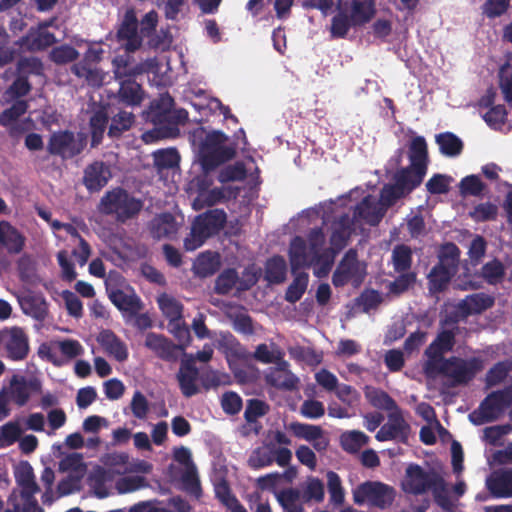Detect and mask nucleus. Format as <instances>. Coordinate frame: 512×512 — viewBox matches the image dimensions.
Instances as JSON below:
<instances>
[{
	"label": "nucleus",
	"instance_id": "338daca9",
	"mask_svg": "<svg viewBox=\"0 0 512 512\" xmlns=\"http://www.w3.org/2000/svg\"><path fill=\"white\" fill-rule=\"evenodd\" d=\"M453 178L445 174H434L426 183V189L430 194H446L449 192Z\"/></svg>",
	"mask_w": 512,
	"mask_h": 512
},
{
	"label": "nucleus",
	"instance_id": "7c9ffc66",
	"mask_svg": "<svg viewBox=\"0 0 512 512\" xmlns=\"http://www.w3.org/2000/svg\"><path fill=\"white\" fill-rule=\"evenodd\" d=\"M105 351L112 355L117 361L123 362L128 358L126 344L111 330H103L98 338Z\"/></svg>",
	"mask_w": 512,
	"mask_h": 512
},
{
	"label": "nucleus",
	"instance_id": "f3484780",
	"mask_svg": "<svg viewBox=\"0 0 512 512\" xmlns=\"http://www.w3.org/2000/svg\"><path fill=\"white\" fill-rule=\"evenodd\" d=\"M355 226L356 223L349 214L340 215L332 224L329 248L335 250V252H341L347 246L355 231Z\"/></svg>",
	"mask_w": 512,
	"mask_h": 512
},
{
	"label": "nucleus",
	"instance_id": "f704fd0d",
	"mask_svg": "<svg viewBox=\"0 0 512 512\" xmlns=\"http://www.w3.org/2000/svg\"><path fill=\"white\" fill-rule=\"evenodd\" d=\"M220 256L216 252L206 251L201 253L193 264L195 275L206 278L214 275L220 269Z\"/></svg>",
	"mask_w": 512,
	"mask_h": 512
},
{
	"label": "nucleus",
	"instance_id": "4468645a",
	"mask_svg": "<svg viewBox=\"0 0 512 512\" xmlns=\"http://www.w3.org/2000/svg\"><path fill=\"white\" fill-rule=\"evenodd\" d=\"M291 439L279 429L268 430L262 442L264 447L276 459V463L280 467H286L292 460V451L287 447L291 445Z\"/></svg>",
	"mask_w": 512,
	"mask_h": 512
},
{
	"label": "nucleus",
	"instance_id": "f8f14e48",
	"mask_svg": "<svg viewBox=\"0 0 512 512\" xmlns=\"http://www.w3.org/2000/svg\"><path fill=\"white\" fill-rule=\"evenodd\" d=\"M139 22L133 8L125 11L116 32L118 42H124L127 52H135L142 46V36L138 32Z\"/></svg>",
	"mask_w": 512,
	"mask_h": 512
},
{
	"label": "nucleus",
	"instance_id": "f257e3e1",
	"mask_svg": "<svg viewBox=\"0 0 512 512\" xmlns=\"http://www.w3.org/2000/svg\"><path fill=\"white\" fill-rule=\"evenodd\" d=\"M484 369V360L480 357L469 359L451 356L443 359L433 368H425L427 377L443 376L449 381V387L465 386Z\"/></svg>",
	"mask_w": 512,
	"mask_h": 512
},
{
	"label": "nucleus",
	"instance_id": "0eeeda50",
	"mask_svg": "<svg viewBox=\"0 0 512 512\" xmlns=\"http://www.w3.org/2000/svg\"><path fill=\"white\" fill-rule=\"evenodd\" d=\"M85 146L86 136L84 134L80 133L76 137L72 131L61 130L51 134L47 144V151L51 155L67 159L79 155Z\"/></svg>",
	"mask_w": 512,
	"mask_h": 512
},
{
	"label": "nucleus",
	"instance_id": "ddd939ff",
	"mask_svg": "<svg viewBox=\"0 0 512 512\" xmlns=\"http://www.w3.org/2000/svg\"><path fill=\"white\" fill-rule=\"evenodd\" d=\"M456 334L453 330L444 329L440 331L435 339L425 349L427 360L423 365L425 368H433L437 363L446 359V353L451 352L456 344Z\"/></svg>",
	"mask_w": 512,
	"mask_h": 512
},
{
	"label": "nucleus",
	"instance_id": "dca6fc26",
	"mask_svg": "<svg viewBox=\"0 0 512 512\" xmlns=\"http://www.w3.org/2000/svg\"><path fill=\"white\" fill-rule=\"evenodd\" d=\"M112 177L110 167L103 161L87 165L83 173V185L90 193L99 192Z\"/></svg>",
	"mask_w": 512,
	"mask_h": 512
},
{
	"label": "nucleus",
	"instance_id": "1a4fd4ad",
	"mask_svg": "<svg viewBox=\"0 0 512 512\" xmlns=\"http://www.w3.org/2000/svg\"><path fill=\"white\" fill-rule=\"evenodd\" d=\"M365 271L361 268L358 261L357 251L349 249L340 260L337 268L332 275V284L339 288L349 282L361 283L364 279Z\"/></svg>",
	"mask_w": 512,
	"mask_h": 512
},
{
	"label": "nucleus",
	"instance_id": "c03bdc74",
	"mask_svg": "<svg viewBox=\"0 0 512 512\" xmlns=\"http://www.w3.org/2000/svg\"><path fill=\"white\" fill-rule=\"evenodd\" d=\"M412 249L405 244H398L392 250V264L397 273L411 272L413 258Z\"/></svg>",
	"mask_w": 512,
	"mask_h": 512
},
{
	"label": "nucleus",
	"instance_id": "5701e85b",
	"mask_svg": "<svg viewBox=\"0 0 512 512\" xmlns=\"http://www.w3.org/2000/svg\"><path fill=\"white\" fill-rule=\"evenodd\" d=\"M25 243L26 237L21 231L8 221H0V247L11 255H17L23 251Z\"/></svg>",
	"mask_w": 512,
	"mask_h": 512
},
{
	"label": "nucleus",
	"instance_id": "9d476101",
	"mask_svg": "<svg viewBox=\"0 0 512 512\" xmlns=\"http://www.w3.org/2000/svg\"><path fill=\"white\" fill-rule=\"evenodd\" d=\"M439 478L438 474L427 472L418 464H410L406 469L402 489L408 494L421 495L431 490Z\"/></svg>",
	"mask_w": 512,
	"mask_h": 512
},
{
	"label": "nucleus",
	"instance_id": "5fc2aeb1",
	"mask_svg": "<svg viewBox=\"0 0 512 512\" xmlns=\"http://www.w3.org/2000/svg\"><path fill=\"white\" fill-rule=\"evenodd\" d=\"M17 483L21 486V493L31 495L39 492V486L35 482L32 467L26 463L16 474Z\"/></svg>",
	"mask_w": 512,
	"mask_h": 512
},
{
	"label": "nucleus",
	"instance_id": "72a5a7b5",
	"mask_svg": "<svg viewBox=\"0 0 512 512\" xmlns=\"http://www.w3.org/2000/svg\"><path fill=\"white\" fill-rule=\"evenodd\" d=\"M117 96L120 103L127 106H139L144 99V91L134 79H126L120 81Z\"/></svg>",
	"mask_w": 512,
	"mask_h": 512
},
{
	"label": "nucleus",
	"instance_id": "2f4dec72",
	"mask_svg": "<svg viewBox=\"0 0 512 512\" xmlns=\"http://www.w3.org/2000/svg\"><path fill=\"white\" fill-rule=\"evenodd\" d=\"M408 158L410 161L409 165L427 172L429 155L427 142L423 136L412 138L408 148Z\"/></svg>",
	"mask_w": 512,
	"mask_h": 512
},
{
	"label": "nucleus",
	"instance_id": "f03ea898",
	"mask_svg": "<svg viewBox=\"0 0 512 512\" xmlns=\"http://www.w3.org/2000/svg\"><path fill=\"white\" fill-rule=\"evenodd\" d=\"M460 249L453 242L441 245L438 251V262L427 275L430 293L445 291L458 271Z\"/></svg>",
	"mask_w": 512,
	"mask_h": 512
},
{
	"label": "nucleus",
	"instance_id": "774afa93",
	"mask_svg": "<svg viewBox=\"0 0 512 512\" xmlns=\"http://www.w3.org/2000/svg\"><path fill=\"white\" fill-rule=\"evenodd\" d=\"M179 159L175 149L158 150L154 153V163L160 169L174 168L178 165Z\"/></svg>",
	"mask_w": 512,
	"mask_h": 512
},
{
	"label": "nucleus",
	"instance_id": "473e14b6",
	"mask_svg": "<svg viewBox=\"0 0 512 512\" xmlns=\"http://www.w3.org/2000/svg\"><path fill=\"white\" fill-rule=\"evenodd\" d=\"M133 62V58L128 54L116 56L112 61L115 79L119 81L134 79L137 75L142 74L143 66Z\"/></svg>",
	"mask_w": 512,
	"mask_h": 512
},
{
	"label": "nucleus",
	"instance_id": "4be33fe9",
	"mask_svg": "<svg viewBox=\"0 0 512 512\" xmlns=\"http://www.w3.org/2000/svg\"><path fill=\"white\" fill-rule=\"evenodd\" d=\"M28 104L25 100L15 101L9 108L0 113V125L8 129L12 138L20 136L24 128L17 120L27 112Z\"/></svg>",
	"mask_w": 512,
	"mask_h": 512
},
{
	"label": "nucleus",
	"instance_id": "412c9836",
	"mask_svg": "<svg viewBox=\"0 0 512 512\" xmlns=\"http://www.w3.org/2000/svg\"><path fill=\"white\" fill-rule=\"evenodd\" d=\"M485 484L493 498H512V469L493 471Z\"/></svg>",
	"mask_w": 512,
	"mask_h": 512
},
{
	"label": "nucleus",
	"instance_id": "4d7b16f0",
	"mask_svg": "<svg viewBox=\"0 0 512 512\" xmlns=\"http://www.w3.org/2000/svg\"><path fill=\"white\" fill-rule=\"evenodd\" d=\"M237 280V271L233 268H228L216 278L214 290L219 295H226L234 288Z\"/></svg>",
	"mask_w": 512,
	"mask_h": 512
},
{
	"label": "nucleus",
	"instance_id": "de8ad7c7",
	"mask_svg": "<svg viewBox=\"0 0 512 512\" xmlns=\"http://www.w3.org/2000/svg\"><path fill=\"white\" fill-rule=\"evenodd\" d=\"M506 275L504 264L497 258L485 263L481 268V276L489 285L501 283Z\"/></svg>",
	"mask_w": 512,
	"mask_h": 512
},
{
	"label": "nucleus",
	"instance_id": "20e7f679",
	"mask_svg": "<svg viewBox=\"0 0 512 512\" xmlns=\"http://www.w3.org/2000/svg\"><path fill=\"white\" fill-rule=\"evenodd\" d=\"M100 205L104 214L113 215L118 222L126 223L139 215L144 203L124 188L117 187L105 193Z\"/></svg>",
	"mask_w": 512,
	"mask_h": 512
},
{
	"label": "nucleus",
	"instance_id": "e2e57ef3",
	"mask_svg": "<svg viewBox=\"0 0 512 512\" xmlns=\"http://www.w3.org/2000/svg\"><path fill=\"white\" fill-rule=\"evenodd\" d=\"M168 331L177 339L179 342L177 346H183V354L186 347L191 342V334L188 326L184 322L183 318L179 321L168 322Z\"/></svg>",
	"mask_w": 512,
	"mask_h": 512
},
{
	"label": "nucleus",
	"instance_id": "680f3d73",
	"mask_svg": "<svg viewBox=\"0 0 512 512\" xmlns=\"http://www.w3.org/2000/svg\"><path fill=\"white\" fill-rule=\"evenodd\" d=\"M78 57L79 52L73 46L67 44L54 47L50 52L51 61L58 65L73 62Z\"/></svg>",
	"mask_w": 512,
	"mask_h": 512
},
{
	"label": "nucleus",
	"instance_id": "c85d7f7f",
	"mask_svg": "<svg viewBox=\"0 0 512 512\" xmlns=\"http://www.w3.org/2000/svg\"><path fill=\"white\" fill-rule=\"evenodd\" d=\"M236 154L235 149H200L199 162L205 173L215 170L221 164L234 158Z\"/></svg>",
	"mask_w": 512,
	"mask_h": 512
},
{
	"label": "nucleus",
	"instance_id": "0e129e2a",
	"mask_svg": "<svg viewBox=\"0 0 512 512\" xmlns=\"http://www.w3.org/2000/svg\"><path fill=\"white\" fill-rule=\"evenodd\" d=\"M433 493L434 500L438 506H440L445 511H452L454 508V504L448 495L446 484L443 480V478L440 476V478L437 480L435 485L431 489Z\"/></svg>",
	"mask_w": 512,
	"mask_h": 512
},
{
	"label": "nucleus",
	"instance_id": "a19ab883",
	"mask_svg": "<svg viewBox=\"0 0 512 512\" xmlns=\"http://www.w3.org/2000/svg\"><path fill=\"white\" fill-rule=\"evenodd\" d=\"M135 122V116L131 112L120 111L111 118L108 128V137L119 139L124 132L128 131Z\"/></svg>",
	"mask_w": 512,
	"mask_h": 512
},
{
	"label": "nucleus",
	"instance_id": "e433bc0d",
	"mask_svg": "<svg viewBox=\"0 0 512 512\" xmlns=\"http://www.w3.org/2000/svg\"><path fill=\"white\" fill-rule=\"evenodd\" d=\"M150 231L153 238H168L177 232V223L171 213H162L156 216L150 224Z\"/></svg>",
	"mask_w": 512,
	"mask_h": 512
},
{
	"label": "nucleus",
	"instance_id": "7ed1b4c3",
	"mask_svg": "<svg viewBox=\"0 0 512 512\" xmlns=\"http://www.w3.org/2000/svg\"><path fill=\"white\" fill-rule=\"evenodd\" d=\"M227 215L222 209H211L195 217L190 233L184 239L186 251H194L201 247L208 238L223 229Z\"/></svg>",
	"mask_w": 512,
	"mask_h": 512
},
{
	"label": "nucleus",
	"instance_id": "a18cd8bd",
	"mask_svg": "<svg viewBox=\"0 0 512 512\" xmlns=\"http://www.w3.org/2000/svg\"><path fill=\"white\" fill-rule=\"evenodd\" d=\"M108 121V115L103 110H98L91 116L89 124L92 147H97L102 142Z\"/></svg>",
	"mask_w": 512,
	"mask_h": 512
},
{
	"label": "nucleus",
	"instance_id": "864d4df0",
	"mask_svg": "<svg viewBox=\"0 0 512 512\" xmlns=\"http://www.w3.org/2000/svg\"><path fill=\"white\" fill-rule=\"evenodd\" d=\"M408 194L394 181L393 184H385L380 191L379 202L387 211L397 203L398 200L406 197Z\"/></svg>",
	"mask_w": 512,
	"mask_h": 512
},
{
	"label": "nucleus",
	"instance_id": "bf43d9fd",
	"mask_svg": "<svg viewBox=\"0 0 512 512\" xmlns=\"http://www.w3.org/2000/svg\"><path fill=\"white\" fill-rule=\"evenodd\" d=\"M247 176V170L243 162H236L231 165L225 166L218 175V180L221 183H228L232 181H243Z\"/></svg>",
	"mask_w": 512,
	"mask_h": 512
},
{
	"label": "nucleus",
	"instance_id": "39448f33",
	"mask_svg": "<svg viewBox=\"0 0 512 512\" xmlns=\"http://www.w3.org/2000/svg\"><path fill=\"white\" fill-rule=\"evenodd\" d=\"M511 405L512 398L504 388L492 391L468 417L470 422L477 426L491 423L498 420Z\"/></svg>",
	"mask_w": 512,
	"mask_h": 512
},
{
	"label": "nucleus",
	"instance_id": "a211bd4d",
	"mask_svg": "<svg viewBox=\"0 0 512 512\" xmlns=\"http://www.w3.org/2000/svg\"><path fill=\"white\" fill-rule=\"evenodd\" d=\"M106 291L110 301L120 311L136 314L143 308L141 299L135 294V292L131 291L130 293H126L122 289L113 286L111 276L106 281Z\"/></svg>",
	"mask_w": 512,
	"mask_h": 512
},
{
	"label": "nucleus",
	"instance_id": "09e8293b",
	"mask_svg": "<svg viewBox=\"0 0 512 512\" xmlns=\"http://www.w3.org/2000/svg\"><path fill=\"white\" fill-rule=\"evenodd\" d=\"M266 382L278 389L292 391L297 388L299 379L292 372L271 371L266 375Z\"/></svg>",
	"mask_w": 512,
	"mask_h": 512
},
{
	"label": "nucleus",
	"instance_id": "37998d69",
	"mask_svg": "<svg viewBox=\"0 0 512 512\" xmlns=\"http://www.w3.org/2000/svg\"><path fill=\"white\" fill-rule=\"evenodd\" d=\"M512 370V362L505 360L495 363L485 375V389H491L505 381Z\"/></svg>",
	"mask_w": 512,
	"mask_h": 512
},
{
	"label": "nucleus",
	"instance_id": "423d86ee",
	"mask_svg": "<svg viewBox=\"0 0 512 512\" xmlns=\"http://www.w3.org/2000/svg\"><path fill=\"white\" fill-rule=\"evenodd\" d=\"M394 499V488L381 482L366 481L353 491V500L357 505L368 502L371 506L385 509Z\"/></svg>",
	"mask_w": 512,
	"mask_h": 512
},
{
	"label": "nucleus",
	"instance_id": "052dcab7",
	"mask_svg": "<svg viewBox=\"0 0 512 512\" xmlns=\"http://www.w3.org/2000/svg\"><path fill=\"white\" fill-rule=\"evenodd\" d=\"M507 115L508 112L504 105H496L483 115V119L490 128L501 130L506 123Z\"/></svg>",
	"mask_w": 512,
	"mask_h": 512
},
{
	"label": "nucleus",
	"instance_id": "c756f323",
	"mask_svg": "<svg viewBox=\"0 0 512 512\" xmlns=\"http://www.w3.org/2000/svg\"><path fill=\"white\" fill-rule=\"evenodd\" d=\"M174 106V99L168 94H162L151 102L148 112V118L155 125L166 123L171 119V111Z\"/></svg>",
	"mask_w": 512,
	"mask_h": 512
},
{
	"label": "nucleus",
	"instance_id": "9b49d317",
	"mask_svg": "<svg viewBox=\"0 0 512 512\" xmlns=\"http://www.w3.org/2000/svg\"><path fill=\"white\" fill-rule=\"evenodd\" d=\"M387 418V422L380 427L375 438L380 442L393 440L402 444H407L411 433V427L404 419L402 411L399 410L388 413Z\"/></svg>",
	"mask_w": 512,
	"mask_h": 512
},
{
	"label": "nucleus",
	"instance_id": "79ce46f5",
	"mask_svg": "<svg viewBox=\"0 0 512 512\" xmlns=\"http://www.w3.org/2000/svg\"><path fill=\"white\" fill-rule=\"evenodd\" d=\"M71 72L78 78H84L92 87H100L104 80V74L99 68L86 63H75L71 67Z\"/></svg>",
	"mask_w": 512,
	"mask_h": 512
},
{
	"label": "nucleus",
	"instance_id": "2eb2a0df",
	"mask_svg": "<svg viewBox=\"0 0 512 512\" xmlns=\"http://www.w3.org/2000/svg\"><path fill=\"white\" fill-rule=\"evenodd\" d=\"M144 345L158 358L167 362H176L183 353V346H177L166 336L155 332L147 333Z\"/></svg>",
	"mask_w": 512,
	"mask_h": 512
},
{
	"label": "nucleus",
	"instance_id": "3c124183",
	"mask_svg": "<svg viewBox=\"0 0 512 512\" xmlns=\"http://www.w3.org/2000/svg\"><path fill=\"white\" fill-rule=\"evenodd\" d=\"M368 436L360 431H351L342 434L340 438L341 447L349 453L358 452L363 446L368 443Z\"/></svg>",
	"mask_w": 512,
	"mask_h": 512
},
{
	"label": "nucleus",
	"instance_id": "6ab92c4d",
	"mask_svg": "<svg viewBox=\"0 0 512 512\" xmlns=\"http://www.w3.org/2000/svg\"><path fill=\"white\" fill-rule=\"evenodd\" d=\"M386 214L380 202H375L370 195L365 196L354 208V222L364 221L370 226H377Z\"/></svg>",
	"mask_w": 512,
	"mask_h": 512
},
{
	"label": "nucleus",
	"instance_id": "cd10ccee",
	"mask_svg": "<svg viewBox=\"0 0 512 512\" xmlns=\"http://www.w3.org/2000/svg\"><path fill=\"white\" fill-rule=\"evenodd\" d=\"M426 173V171L408 165L398 169L393 175V180L409 195L421 185Z\"/></svg>",
	"mask_w": 512,
	"mask_h": 512
},
{
	"label": "nucleus",
	"instance_id": "bb28decb",
	"mask_svg": "<svg viewBox=\"0 0 512 512\" xmlns=\"http://www.w3.org/2000/svg\"><path fill=\"white\" fill-rule=\"evenodd\" d=\"M23 313L38 321H43L48 314V304L42 294L29 292L18 299Z\"/></svg>",
	"mask_w": 512,
	"mask_h": 512
},
{
	"label": "nucleus",
	"instance_id": "603ef678",
	"mask_svg": "<svg viewBox=\"0 0 512 512\" xmlns=\"http://www.w3.org/2000/svg\"><path fill=\"white\" fill-rule=\"evenodd\" d=\"M276 459L268 451L267 447L260 445L256 447L247 460L248 466L253 470H259L271 466Z\"/></svg>",
	"mask_w": 512,
	"mask_h": 512
},
{
	"label": "nucleus",
	"instance_id": "c9c22d12",
	"mask_svg": "<svg viewBox=\"0 0 512 512\" xmlns=\"http://www.w3.org/2000/svg\"><path fill=\"white\" fill-rule=\"evenodd\" d=\"M288 255L292 274L309 266L306 243L302 237L296 236L292 239Z\"/></svg>",
	"mask_w": 512,
	"mask_h": 512
},
{
	"label": "nucleus",
	"instance_id": "aec40b11",
	"mask_svg": "<svg viewBox=\"0 0 512 512\" xmlns=\"http://www.w3.org/2000/svg\"><path fill=\"white\" fill-rule=\"evenodd\" d=\"M199 371L194 363V358L183 359L177 373V380L182 394L189 398L199 393L197 385Z\"/></svg>",
	"mask_w": 512,
	"mask_h": 512
},
{
	"label": "nucleus",
	"instance_id": "8fccbe9b",
	"mask_svg": "<svg viewBox=\"0 0 512 512\" xmlns=\"http://www.w3.org/2000/svg\"><path fill=\"white\" fill-rule=\"evenodd\" d=\"M288 429L293 433L295 437L304 439L309 442L316 441L323 435V430L320 426L301 423L298 421L291 422L288 426Z\"/></svg>",
	"mask_w": 512,
	"mask_h": 512
},
{
	"label": "nucleus",
	"instance_id": "a878e982",
	"mask_svg": "<svg viewBox=\"0 0 512 512\" xmlns=\"http://www.w3.org/2000/svg\"><path fill=\"white\" fill-rule=\"evenodd\" d=\"M342 7L348 10V15L354 21V26L358 27L369 23L376 14L374 0H349Z\"/></svg>",
	"mask_w": 512,
	"mask_h": 512
},
{
	"label": "nucleus",
	"instance_id": "58836bf2",
	"mask_svg": "<svg viewBox=\"0 0 512 512\" xmlns=\"http://www.w3.org/2000/svg\"><path fill=\"white\" fill-rule=\"evenodd\" d=\"M435 141L439 145L441 154L447 157L460 155L464 148L463 141L456 134L448 131L437 134Z\"/></svg>",
	"mask_w": 512,
	"mask_h": 512
},
{
	"label": "nucleus",
	"instance_id": "4c0bfd02",
	"mask_svg": "<svg viewBox=\"0 0 512 512\" xmlns=\"http://www.w3.org/2000/svg\"><path fill=\"white\" fill-rule=\"evenodd\" d=\"M286 276L287 264L283 256L274 255L266 261L264 278L269 284H281Z\"/></svg>",
	"mask_w": 512,
	"mask_h": 512
},
{
	"label": "nucleus",
	"instance_id": "6e6d98bb",
	"mask_svg": "<svg viewBox=\"0 0 512 512\" xmlns=\"http://www.w3.org/2000/svg\"><path fill=\"white\" fill-rule=\"evenodd\" d=\"M486 185L477 175H468L461 179L459 183V192L463 197L480 196L485 190Z\"/></svg>",
	"mask_w": 512,
	"mask_h": 512
},
{
	"label": "nucleus",
	"instance_id": "69168bd1",
	"mask_svg": "<svg viewBox=\"0 0 512 512\" xmlns=\"http://www.w3.org/2000/svg\"><path fill=\"white\" fill-rule=\"evenodd\" d=\"M224 199V193L220 188H213L208 191L200 192L195 199L193 206L195 209H202L205 206L211 207Z\"/></svg>",
	"mask_w": 512,
	"mask_h": 512
},
{
	"label": "nucleus",
	"instance_id": "ea45409f",
	"mask_svg": "<svg viewBox=\"0 0 512 512\" xmlns=\"http://www.w3.org/2000/svg\"><path fill=\"white\" fill-rule=\"evenodd\" d=\"M355 27L354 21L348 15V10L338 7V12L331 19L330 34L333 39H343L347 36L350 28Z\"/></svg>",
	"mask_w": 512,
	"mask_h": 512
},
{
	"label": "nucleus",
	"instance_id": "393cba45",
	"mask_svg": "<svg viewBox=\"0 0 512 512\" xmlns=\"http://www.w3.org/2000/svg\"><path fill=\"white\" fill-rule=\"evenodd\" d=\"M495 303L494 297L483 292L467 295L457 304V311L463 317L481 314L493 307Z\"/></svg>",
	"mask_w": 512,
	"mask_h": 512
},
{
	"label": "nucleus",
	"instance_id": "13d9d810",
	"mask_svg": "<svg viewBox=\"0 0 512 512\" xmlns=\"http://www.w3.org/2000/svg\"><path fill=\"white\" fill-rule=\"evenodd\" d=\"M369 401L373 407L388 411L389 413L401 410L396 401L383 390L372 391L369 394Z\"/></svg>",
	"mask_w": 512,
	"mask_h": 512
},
{
	"label": "nucleus",
	"instance_id": "49530a36",
	"mask_svg": "<svg viewBox=\"0 0 512 512\" xmlns=\"http://www.w3.org/2000/svg\"><path fill=\"white\" fill-rule=\"evenodd\" d=\"M293 275L295 277L285 292V300L289 303H296L299 301L305 293L309 283L308 273L296 272V274Z\"/></svg>",
	"mask_w": 512,
	"mask_h": 512
},
{
	"label": "nucleus",
	"instance_id": "6e6552de",
	"mask_svg": "<svg viewBox=\"0 0 512 512\" xmlns=\"http://www.w3.org/2000/svg\"><path fill=\"white\" fill-rule=\"evenodd\" d=\"M29 350V338L22 328L14 326L0 330V352L7 358L22 361Z\"/></svg>",
	"mask_w": 512,
	"mask_h": 512
},
{
	"label": "nucleus",
	"instance_id": "b1692460",
	"mask_svg": "<svg viewBox=\"0 0 512 512\" xmlns=\"http://www.w3.org/2000/svg\"><path fill=\"white\" fill-rule=\"evenodd\" d=\"M57 41L54 33L45 29L31 28L26 35L22 36L17 44L28 51H43L55 44Z\"/></svg>",
	"mask_w": 512,
	"mask_h": 512
}]
</instances>
